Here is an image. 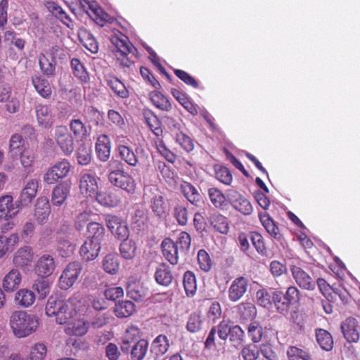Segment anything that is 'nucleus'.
Instances as JSON below:
<instances>
[{
    "label": "nucleus",
    "instance_id": "f257e3e1",
    "mask_svg": "<svg viewBox=\"0 0 360 360\" xmlns=\"http://www.w3.org/2000/svg\"><path fill=\"white\" fill-rule=\"evenodd\" d=\"M139 329L136 326H131L126 330V335L121 344L123 353L131 355V360H143L147 353L148 342L146 340L140 339Z\"/></svg>",
    "mask_w": 360,
    "mask_h": 360
},
{
    "label": "nucleus",
    "instance_id": "f03ea898",
    "mask_svg": "<svg viewBox=\"0 0 360 360\" xmlns=\"http://www.w3.org/2000/svg\"><path fill=\"white\" fill-rule=\"evenodd\" d=\"M9 324L14 335L21 338L37 330L39 319L35 315L25 311H15L10 316Z\"/></svg>",
    "mask_w": 360,
    "mask_h": 360
},
{
    "label": "nucleus",
    "instance_id": "7ed1b4c3",
    "mask_svg": "<svg viewBox=\"0 0 360 360\" xmlns=\"http://www.w3.org/2000/svg\"><path fill=\"white\" fill-rule=\"evenodd\" d=\"M110 166L114 169L108 174L110 182L129 193H134L136 190V183L134 178L124 169L123 164L118 160L110 162Z\"/></svg>",
    "mask_w": 360,
    "mask_h": 360
},
{
    "label": "nucleus",
    "instance_id": "20e7f679",
    "mask_svg": "<svg viewBox=\"0 0 360 360\" xmlns=\"http://www.w3.org/2000/svg\"><path fill=\"white\" fill-rule=\"evenodd\" d=\"M70 305V300L65 301L59 297L51 296L46 305V314L48 316H56V321L59 324H64L72 316Z\"/></svg>",
    "mask_w": 360,
    "mask_h": 360
},
{
    "label": "nucleus",
    "instance_id": "39448f33",
    "mask_svg": "<svg viewBox=\"0 0 360 360\" xmlns=\"http://www.w3.org/2000/svg\"><path fill=\"white\" fill-rule=\"evenodd\" d=\"M110 41L116 48V58L120 64L123 67H130L132 64L131 60L128 56L136 50L134 46L130 42L129 38L121 32L115 34L110 37Z\"/></svg>",
    "mask_w": 360,
    "mask_h": 360
},
{
    "label": "nucleus",
    "instance_id": "423d86ee",
    "mask_svg": "<svg viewBox=\"0 0 360 360\" xmlns=\"http://www.w3.org/2000/svg\"><path fill=\"white\" fill-rule=\"evenodd\" d=\"M278 297L276 309L280 313L287 312L290 307L297 304L300 300V292L294 285L288 287L283 294L282 291L277 289Z\"/></svg>",
    "mask_w": 360,
    "mask_h": 360
},
{
    "label": "nucleus",
    "instance_id": "0eeeda50",
    "mask_svg": "<svg viewBox=\"0 0 360 360\" xmlns=\"http://www.w3.org/2000/svg\"><path fill=\"white\" fill-rule=\"evenodd\" d=\"M82 264L79 262H70L59 278V286L62 290H68L77 281L82 271Z\"/></svg>",
    "mask_w": 360,
    "mask_h": 360
},
{
    "label": "nucleus",
    "instance_id": "6e6552de",
    "mask_svg": "<svg viewBox=\"0 0 360 360\" xmlns=\"http://www.w3.org/2000/svg\"><path fill=\"white\" fill-rule=\"evenodd\" d=\"M54 139L65 155L72 154L75 148L74 139L66 126L59 125L55 127Z\"/></svg>",
    "mask_w": 360,
    "mask_h": 360
},
{
    "label": "nucleus",
    "instance_id": "1a4fd4ad",
    "mask_svg": "<svg viewBox=\"0 0 360 360\" xmlns=\"http://www.w3.org/2000/svg\"><path fill=\"white\" fill-rule=\"evenodd\" d=\"M228 201L240 213L245 215L250 214L253 208L250 202L235 190H229L227 193Z\"/></svg>",
    "mask_w": 360,
    "mask_h": 360
},
{
    "label": "nucleus",
    "instance_id": "9d476101",
    "mask_svg": "<svg viewBox=\"0 0 360 360\" xmlns=\"http://www.w3.org/2000/svg\"><path fill=\"white\" fill-rule=\"evenodd\" d=\"M290 269L294 280L301 288L308 290L315 288L316 283L311 276L300 266L291 265Z\"/></svg>",
    "mask_w": 360,
    "mask_h": 360
},
{
    "label": "nucleus",
    "instance_id": "9b49d317",
    "mask_svg": "<svg viewBox=\"0 0 360 360\" xmlns=\"http://www.w3.org/2000/svg\"><path fill=\"white\" fill-rule=\"evenodd\" d=\"M55 268L54 258L50 255H43L37 261L34 271L39 276L46 278L53 273Z\"/></svg>",
    "mask_w": 360,
    "mask_h": 360
},
{
    "label": "nucleus",
    "instance_id": "f8f14e48",
    "mask_svg": "<svg viewBox=\"0 0 360 360\" xmlns=\"http://www.w3.org/2000/svg\"><path fill=\"white\" fill-rule=\"evenodd\" d=\"M39 187V182L35 179H30L23 187L19 199L18 206L25 207L29 205L36 197Z\"/></svg>",
    "mask_w": 360,
    "mask_h": 360
},
{
    "label": "nucleus",
    "instance_id": "ddd939ff",
    "mask_svg": "<svg viewBox=\"0 0 360 360\" xmlns=\"http://www.w3.org/2000/svg\"><path fill=\"white\" fill-rule=\"evenodd\" d=\"M248 279L244 276L235 278L229 288V299L231 302H237L240 300L247 292Z\"/></svg>",
    "mask_w": 360,
    "mask_h": 360
},
{
    "label": "nucleus",
    "instance_id": "4468645a",
    "mask_svg": "<svg viewBox=\"0 0 360 360\" xmlns=\"http://www.w3.org/2000/svg\"><path fill=\"white\" fill-rule=\"evenodd\" d=\"M80 193L86 197L95 196L98 191V182L96 177L89 173H82L79 180Z\"/></svg>",
    "mask_w": 360,
    "mask_h": 360
},
{
    "label": "nucleus",
    "instance_id": "2eb2a0df",
    "mask_svg": "<svg viewBox=\"0 0 360 360\" xmlns=\"http://www.w3.org/2000/svg\"><path fill=\"white\" fill-rule=\"evenodd\" d=\"M37 121L39 127L49 129L54 122V115L49 105L38 104L35 106Z\"/></svg>",
    "mask_w": 360,
    "mask_h": 360
},
{
    "label": "nucleus",
    "instance_id": "dca6fc26",
    "mask_svg": "<svg viewBox=\"0 0 360 360\" xmlns=\"http://www.w3.org/2000/svg\"><path fill=\"white\" fill-rule=\"evenodd\" d=\"M20 206H15L13 196L4 195L0 196V218L8 221L13 219L19 212Z\"/></svg>",
    "mask_w": 360,
    "mask_h": 360
},
{
    "label": "nucleus",
    "instance_id": "f3484780",
    "mask_svg": "<svg viewBox=\"0 0 360 360\" xmlns=\"http://www.w3.org/2000/svg\"><path fill=\"white\" fill-rule=\"evenodd\" d=\"M34 252L31 247L25 245L19 248L14 254L13 262L15 266L24 269L30 266L34 260Z\"/></svg>",
    "mask_w": 360,
    "mask_h": 360
},
{
    "label": "nucleus",
    "instance_id": "a211bd4d",
    "mask_svg": "<svg viewBox=\"0 0 360 360\" xmlns=\"http://www.w3.org/2000/svg\"><path fill=\"white\" fill-rule=\"evenodd\" d=\"M101 245L86 239L79 248V255L84 261L89 262L94 260L99 255Z\"/></svg>",
    "mask_w": 360,
    "mask_h": 360
},
{
    "label": "nucleus",
    "instance_id": "6ab92c4d",
    "mask_svg": "<svg viewBox=\"0 0 360 360\" xmlns=\"http://www.w3.org/2000/svg\"><path fill=\"white\" fill-rule=\"evenodd\" d=\"M277 289H260L256 293L257 304L264 308L270 309L273 304L276 307L278 297Z\"/></svg>",
    "mask_w": 360,
    "mask_h": 360
},
{
    "label": "nucleus",
    "instance_id": "aec40b11",
    "mask_svg": "<svg viewBox=\"0 0 360 360\" xmlns=\"http://www.w3.org/2000/svg\"><path fill=\"white\" fill-rule=\"evenodd\" d=\"M162 252L164 257L172 265L179 261V249L176 243L171 238H167L161 244Z\"/></svg>",
    "mask_w": 360,
    "mask_h": 360
},
{
    "label": "nucleus",
    "instance_id": "412c9836",
    "mask_svg": "<svg viewBox=\"0 0 360 360\" xmlns=\"http://www.w3.org/2000/svg\"><path fill=\"white\" fill-rule=\"evenodd\" d=\"M342 332L349 342H356L359 340L357 330V321L352 317L347 318L341 325Z\"/></svg>",
    "mask_w": 360,
    "mask_h": 360
},
{
    "label": "nucleus",
    "instance_id": "4be33fe9",
    "mask_svg": "<svg viewBox=\"0 0 360 360\" xmlns=\"http://www.w3.org/2000/svg\"><path fill=\"white\" fill-rule=\"evenodd\" d=\"M89 325V322L84 319H75L68 323L65 332L68 335L83 336L88 332Z\"/></svg>",
    "mask_w": 360,
    "mask_h": 360
},
{
    "label": "nucleus",
    "instance_id": "5701e85b",
    "mask_svg": "<svg viewBox=\"0 0 360 360\" xmlns=\"http://www.w3.org/2000/svg\"><path fill=\"white\" fill-rule=\"evenodd\" d=\"M51 212L49 200L46 197H40L35 204L34 216L37 221L43 224L48 220Z\"/></svg>",
    "mask_w": 360,
    "mask_h": 360
},
{
    "label": "nucleus",
    "instance_id": "b1692460",
    "mask_svg": "<svg viewBox=\"0 0 360 360\" xmlns=\"http://www.w3.org/2000/svg\"><path fill=\"white\" fill-rule=\"evenodd\" d=\"M169 347V342L167 337L165 335H158L152 342L150 346V354L155 359H158L165 354Z\"/></svg>",
    "mask_w": 360,
    "mask_h": 360
},
{
    "label": "nucleus",
    "instance_id": "393cba45",
    "mask_svg": "<svg viewBox=\"0 0 360 360\" xmlns=\"http://www.w3.org/2000/svg\"><path fill=\"white\" fill-rule=\"evenodd\" d=\"M180 190L186 200L192 205L198 206L202 200V196L197 188L190 182L183 181Z\"/></svg>",
    "mask_w": 360,
    "mask_h": 360
},
{
    "label": "nucleus",
    "instance_id": "a878e982",
    "mask_svg": "<svg viewBox=\"0 0 360 360\" xmlns=\"http://www.w3.org/2000/svg\"><path fill=\"white\" fill-rule=\"evenodd\" d=\"M110 141L105 134H102L97 139L96 152L101 161H106L110 155Z\"/></svg>",
    "mask_w": 360,
    "mask_h": 360
},
{
    "label": "nucleus",
    "instance_id": "bb28decb",
    "mask_svg": "<svg viewBox=\"0 0 360 360\" xmlns=\"http://www.w3.org/2000/svg\"><path fill=\"white\" fill-rule=\"evenodd\" d=\"M117 150L120 158L131 167H136L139 162L138 158L134 150L126 146L124 141H119Z\"/></svg>",
    "mask_w": 360,
    "mask_h": 360
},
{
    "label": "nucleus",
    "instance_id": "cd10ccee",
    "mask_svg": "<svg viewBox=\"0 0 360 360\" xmlns=\"http://www.w3.org/2000/svg\"><path fill=\"white\" fill-rule=\"evenodd\" d=\"M87 240L98 243L101 245L104 239L105 230L104 226L98 222H89L86 226Z\"/></svg>",
    "mask_w": 360,
    "mask_h": 360
},
{
    "label": "nucleus",
    "instance_id": "c85d7f7f",
    "mask_svg": "<svg viewBox=\"0 0 360 360\" xmlns=\"http://www.w3.org/2000/svg\"><path fill=\"white\" fill-rule=\"evenodd\" d=\"M70 191V186L67 183H60L52 191L51 202L53 205L60 206L67 199Z\"/></svg>",
    "mask_w": 360,
    "mask_h": 360
},
{
    "label": "nucleus",
    "instance_id": "c756f323",
    "mask_svg": "<svg viewBox=\"0 0 360 360\" xmlns=\"http://www.w3.org/2000/svg\"><path fill=\"white\" fill-rule=\"evenodd\" d=\"M22 281L21 274L18 269H11L3 280V288L7 292H12L18 288Z\"/></svg>",
    "mask_w": 360,
    "mask_h": 360
},
{
    "label": "nucleus",
    "instance_id": "7c9ffc66",
    "mask_svg": "<svg viewBox=\"0 0 360 360\" xmlns=\"http://www.w3.org/2000/svg\"><path fill=\"white\" fill-rule=\"evenodd\" d=\"M259 219L262 224L268 232V233L274 238L281 240L282 235L280 232L279 228L276 224L275 221L270 217L267 213H260L259 214Z\"/></svg>",
    "mask_w": 360,
    "mask_h": 360
},
{
    "label": "nucleus",
    "instance_id": "2f4dec72",
    "mask_svg": "<svg viewBox=\"0 0 360 360\" xmlns=\"http://www.w3.org/2000/svg\"><path fill=\"white\" fill-rule=\"evenodd\" d=\"M95 196L96 201L105 207H116L120 202V198L110 191H97Z\"/></svg>",
    "mask_w": 360,
    "mask_h": 360
},
{
    "label": "nucleus",
    "instance_id": "473e14b6",
    "mask_svg": "<svg viewBox=\"0 0 360 360\" xmlns=\"http://www.w3.org/2000/svg\"><path fill=\"white\" fill-rule=\"evenodd\" d=\"M152 103L158 109L169 112L172 110V105L167 97L159 91H153L149 94Z\"/></svg>",
    "mask_w": 360,
    "mask_h": 360
},
{
    "label": "nucleus",
    "instance_id": "72a5a7b5",
    "mask_svg": "<svg viewBox=\"0 0 360 360\" xmlns=\"http://www.w3.org/2000/svg\"><path fill=\"white\" fill-rule=\"evenodd\" d=\"M114 313L118 318H127L136 311L134 303L129 300H122L115 304Z\"/></svg>",
    "mask_w": 360,
    "mask_h": 360
},
{
    "label": "nucleus",
    "instance_id": "f704fd0d",
    "mask_svg": "<svg viewBox=\"0 0 360 360\" xmlns=\"http://www.w3.org/2000/svg\"><path fill=\"white\" fill-rule=\"evenodd\" d=\"M155 278L158 284L168 286L173 280L169 266L165 264H160L155 271Z\"/></svg>",
    "mask_w": 360,
    "mask_h": 360
},
{
    "label": "nucleus",
    "instance_id": "c9c22d12",
    "mask_svg": "<svg viewBox=\"0 0 360 360\" xmlns=\"http://www.w3.org/2000/svg\"><path fill=\"white\" fill-rule=\"evenodd\" d=\"M107 84L119 98L124 99L129 96V92L124 84L117 77L109 76L107 79Z\"/></svg>",
    "mask_w": 360,
    "mask_h": 360
},
{
    "label": "nucleus",
    "instance_id": "e433bc0d",
    "mask_svg": "<svg viewBox=\"0 0 360 360\" xmlns=\"http://www.w3.org/2000/svg\"><path fill=\"white\" fill-rule=\"evenodd\" d=\"M32 84L38 94L44 98H49L52 94L51 86L49 81L42 77H34L32 79Z\"/></svg>",
    "mask_w": 360,
    "mask_h": 360
},
{
    "label": "nucleus",
    "instance_id": "4c0bfd02",
    "mask_svg": "<svg viewBox=\"0 0 360 360\" xmlns=\"http://www.w3.org/2000/svg\"><path fill=\"white\" fill-rule=\"evenodd\" d=\"M36 296L33 291L22 288L15 294L16 303L23 308L29 307L32 305L35 301Z\"/></svg>",
    "mask_w": 360,
    "mask_h": 360
},
{
    "label": "nucleus",
    "instance_id": "58836bf2",
    "mask_svg": "<svg viewBox=\"0 0 360 360\" xmlns=\"http://www.w3.org/2000/svg\"><path fill=\"white\" fill-rule=\"evenodd\" d=\"M210 222L211 226L220 233L226 234L229 231L228 219L221 214H213L210 217Z\"/></svg>",
    "mask_w": 360,
    "mask_h": 360
},
{
    "label": "nucleus",
    "instance_id": "ea45409f",
    "mask_svg": "<svg viewBox=\"0 0 360 360\" xmlns=\"http://www.w3.org/2000/svg\"><path fill=\"white\" fill-rule=\"evenodd\" d=\"M39 64L41 72L46 76L51 77L55 75L56 62L54 56L49 58L44 53H40Z\"/></svg>",
    "mask_w": 360,
    "mask_h": 360
},
{
    "label": "nucleus",
    "instance_id": "a19ab883",
    "mask_svg": "<svg viewBox=\"0 0 360 360\" xmlns=\"http://www.w3.org/2000/svg\"><path fill=\"white\" fill-rule=\"evenodd\" d=\"M316 341L319 346L326 351H331L333 348V339L326 330L318 328L316 330Z\"/></svg>",
    "mask_w": 360,
    "mask_h": 360
},
{
    "label": "nucleus",
    "instance_id": "79ce46f5",
    "mask_svg": "<svg viewBox=\"0 0 360 360\" xmlns=\"http://www.w3.org/2000/svg\"><path fill=\"white\" fill-rule=\"evenodd\" d=\"M19 242L17 233H12L8 236H0V258L3 257L7 252L13 249Z\"/></svg>",
    "mask_w": 360,
    "mask_h": 360
},
{
    "label": "nucleus",
    "instance_id": "37998d69",
    "mask_svg": "<svg viewBox=\"0 0 360 360\" xmlns=\"http://www.w3.org/2000/svg\"><path fill=\"white\" fill-rule=\"evenodd\" d=\"M150 208L154 214L158 217H163L168 210V206L164 197L160 194L155 195L150 200Z\"/></svg>",
    "mask_w": 360,
    "mask_h": 360
},
{
    "label": "nucleus",
    "instance_id": "c03bdc74",
    "mask_svg": "<svg viewBox=\"0 0 360 360\" xmlns=\"http://www.w3.org/2000/svg\"><path fill=\"white\" fill-rule=\"evenodd\" d=\"M184 288L188 297H193L197 291V283L195 274L187 271L184 273L183 279Z\"/></svg>",
    "mask_w": 360,
    "mask_h": 360
},
{
    "label": "nucleus",
    "instance_id": "a18cd8bd",
    "mask_svg": "<svg viewBox=\"0 0 360 360\" xmlns=\"http://www.w3.org/2000/svg\"><path fill=\"white\" fill-rule=\"evenodd\" d=\"M70 129L76 139L83 141L87 137V129L80 119H72L70 122Z\"/></svg>",
    "mask_w": 360,
    "mask_h": 360
},
{
    "label": "nucleus",
    "instance_id": "49530a36",
    "mask_svg": "<svg viewBox=\"0 0 360 360\" xmlns=\"http://www.w3.org/2000/svg\"><path fill=\"white\" fill-rule=\"evenodd\" d=\"M203 317L199 312H193L188 317L186 329L191 333L199 332L202 328Z\"/></svg>",
    "mask_w": 360,
    "mask_h": 360
},
{
    "label": "nucleus",
    "instance_id": "de8ad7c7",
    "mask_svg": "<svg viewBox=\"0 0 360 360\" xmlns=\"http://www.w3.org/2000/svg\"><path fill=\"white\" fill-rule=\"evenodd\" d=\"M208 195L211 202L215 207L224 208L227 205L228 198H226L218 188H210L208 190Z\"/></svg>",
    "mask_w": 360,
    "mask_h": 360
},
{
    "label": "nucleus",
    "instance_id": "09e8293b",
    "mask_svg": "<svg viewBox=\"0 0 360 360\" xmlns=\"http://www.w3.org/2000/svg\"><path fill=\"white\" fill-rule=\"evenodd\" d=\"M71 67L74 75L82 83H86L89 80V73L86 68L77 58L71 60Z\"/></svg>",
    "mask_w": 360,
    "mask_h": 360
},
{
    "label": "nucleus",
    "instance_id": "8fccbe9b",
    "mask_svg": "<svg viewBox=\"0 0 360 360\" xmlns=\"http://www.w3.org/2000/svg\"><path fill=\"white\" fill-rule=\"evenodd\" d=\"M103 268L110 274H116L120 269L118 257L112 254L107 255L103 260Z\"/></svg>",
    "mask_w": 360,
    "mask_h": 360
},
{
    "label": "nucleus",
    "instance_id": "3c124183",
    "mask_svg": "<svg viewBox=\"0 0 360 360\" xmlns=\"http://www.w3.org/2000/svg\"><path fill=\"white\" fill-rule=\"evenodd\" d=\"M80 5L83 7L84 10L88 13L87 10L86 9L85 4H87L89 6V8L91 10L92 15L94 16V20L98 23L101 24V25H103V23L108 21V18L109 15L103 11V10L101 8H94L92 5L89 4L86 1L84 0H80L79 1Z\"/></svg>",
    "mask_w": 360,
    "mask_h": 360
},
{
    "label": "nucleus",
    "instance_id": "603ef678",
    "mask_svg": "<svg viewBox=\"0 0 360 360\" xmlns=\"http://www.w3.org/2000/svg\"><path fill=\"white\" fill-rule=\"evenodd\" d=\"M136 245L132 240H125L120 245V252L125 259H131L136 256Z\"/></svg>",
    "mask_w": 360,
    "mask_h": 360
},
{
    "label": "nucleus",
    "instance_id": "864d4df0",
    "mask_svg": "<svg viewBox=\"0 0 360 360\" xmlns=\"http://www.w3.org/2000/svg\"><path fill=\"white\" fill-rule=\"evenodd\" d=\"M238 311L240 319L243 320L252 319L256 316L255 306L250 302H241L238 305Z\"/></svg>",
    "mask_w": 360,
    "mask_h": 360
},
{
    "label": "nucleus",
    "instance_id": "5fc2aeb1",
    "mask_svg": "<svg viewBox=\"0 0 360 360\" xmlns=\"http://www.w3.org/2000/svg\"><path fill=\"white\" fill-rule=\"evenodd\" d=\"M76 157L79 165H87L91 160V149L84 143L78 147Z\"/></svg>",
    "mask_w": 360,
    "mask_h": 360
},
{
    "label": "nucleus",
    "instance_id": "6e6d98bb",
    "mask_svg": "<svg viewBox=\"0 0 360 360\" xmlns=\"http://www.w3.org/2000/svg\"><path fill=\"white\" fill-rule=\"evenodd\" d=\"M81 37V41L82 42L84 46L91 51L93 53H96L98 51V44L96 40V39L92 36V34L87 32L84 31L79 34Z\"/></svg>",
    "mask_w": 360,
    "mask_h": 360
},
{
    "label": "nucleus",
    "instance_id": "4d7b16f0",
    "mask_svg": "<svg viewBox=\"0 0 360 360\" xmlns=\"http://www.w3.org/2000/svg\"><path fill=\"white\" fill-rule=\"evenodd\" d=\"M24 140L21 135L15 134L12 135L9 141V150L13 156H17L23 151Z\"/></svg>",
    "mask_w": 360,
    "mask_h": 360
},
{
    "label": "nucleus",
    "instance_id": "13d9d810",
    "mask_svg": "<svg viewBox=\"0 0 360 360\" xmlns=\"http://www.w3.org/2000/svg\"><path fill=\"white\" fill-rule=\"evenodd\" d=\"M245 337V333L240 326L238 325L232 326L229 335V340L234 347L242 345Z\"/></svg>",
    "mask_w": 360,
    "mask_h": 360
},
{
    "label": "nucleus",
    "instance_id": "bf43d9fd",
    "mask_svg": "<svg viewBox=\"0 0 360 360\" xmlns=\"http://www.w3.org/2000/svg\"><path fill=\"white\" fill-rule=\"evenodd\" d=\"M174 217L180 226H186L188 221V212L183 205H176L174 208Z\"/></svg>",
    "mask_w": 360,
    "mask_h": 360
},
{
    "label": "nucleus",
    "instance_id": "052dcab7",
    "mask_svg": "<svg viewBox=\"0 0 360 360\" xmlns=\"http://www.w3.org/2000/svg\"><path fill=\"white\" fill-rule=\"evenodd\" d=\"M47 348L42 343H36L30 351L29 359L30 360H44L46 356Z\"/></svg>",
    "mask_w": 360,
    "mask_h": 360
},
{
    "label": "nucleus",
    "instance_id": "680f3d73",
    "mask_svg": "<svg viewBox=\"0 0 360 360\" xmlns=\"http://www.w3.org/2000/svg\"><path fill=\"white\" fill-rule=\"evenodd\" d=\"M176 142L186 152H191L194 148V143L193 139L186 134L180 131L175 135Z\"/></svg>",
    "mask_w": 360,
    "mask_h": 360
},
{
    "label": "nucleus",
    "instance_id": "e2e57ef3",
    "mask_svg": "<svg viewBox=\"0 0 360 360\" xmlns=\"http://www.w3.org/2000/svg\"><path fill=\"white\" fill-rule=\"evenodd\" d=\"M248 333L253 342H259L263 335V328L258 321H253L249 325Z\"/></svg>",
    "mask_w": 360,
    "mask_h": 360
},
{
    "label": "nucleus",
    "instance_id": "0e129e2a",
    "mask_svg": "<svg viewBox=\"0 0 360 360\" xmlns=\"http://www.w3.org/2000/svg\"><path fill=\"white\" fill-rule=\"evenodd\" d=\"M198 262L200 269L208 272L212 266V262L209 254L205 250H200L198 252Z\"/></svg>",
    "mask_w": 360,
    "mask_h": 360
},
{
    "label": "nucleus",
    "instance_id": "69168bd1",
    "mask_svg": "<svg viewBox=\"0 0 360 360\" xmlns=\"http://www.w3.org/2000/svg\"><path fill=\"white\" fill-rule=\"evenodd\" d=\"M222 309L219 302H212L207 313V317L209 321L215 323L221 316Z\"/></svg>",
    "mask_w": 360,
    "mask_h": 360
},
{
    "label": "nucleus",
    "instance_id": "338daca9",
    "mask_svg": "<svg viewBox=\"0 0 360 360\" xmlns=\"http://www.w3.org/2000/svg\"><path fill=\"white\" fill-rule=\"evenodd\" d=\"M250 238L257 252L261 255H264L266 252V248L263 236L258 232H252L250 233Z\"/></svg>",
    "mask_w": 360,
    "mask_h": 360
},
{
    "label": "nucleus",
    "instance_id": "774afa93",
    "mask_svg": "<svg viewBox=\"0 0 360 360\" xmlns=\"http://www.w3.org/2000/svg\"><path fill=\"white\" fill-rule=\"evenodd\" d=\"M287 356L289 360H308L309 358L306 351L295 346L288 348Z\"/></svg>",
    "mask_w": 360,
    "mask_h": 360
}]
</instances>
